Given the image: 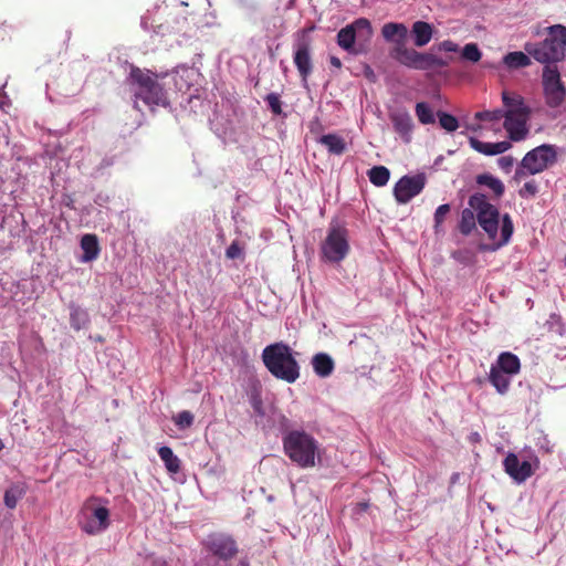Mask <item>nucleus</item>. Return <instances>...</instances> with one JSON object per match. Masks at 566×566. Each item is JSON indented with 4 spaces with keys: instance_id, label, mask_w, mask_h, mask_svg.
<instances>
[{
    "instance_id": "obj_30",
    "label": "nucleus",
    "mask_w": 566,
    "mask_h": 566,
    "mask_svg": "<svg viewBox=\"0 0 566 566\" xmlns=\"http://www.w3.org/2000/svg\"><path fill=\"white\" fill-rule=\"evenodd\" d=\"M369 181L376 187H384L388 184L390 171L385 166H374L367 172Z\"/></svg>"
},
{
    "instance_id": "obj_44",
    "label": "nucleus",
    "mask_w": 566,
    "mask_h": 566,
    "mask_svg": "<svg viewBox=\"0 0 566 566\" xmlns=\"http://www.w3.org/2000/svg\"><path fill=\"white\" fill-rule=\"evenodd\" d=\"M514 158L512 156H502L501 158H499L497 160V165L499 167L504 171V172H510L514 166Z\"/></svg>"
},
{
    "instance_id": "obj_2",
    "label": "nucleus",
    "mask_w": 566,
    "mask_h": 566,
    "mask_svg": "<svg viewBox=\"0 0 566 566\" xmlns=\"http://www.w3.org/2000/svg\"><path fill=\"white\" fill-rule=\"evenodd\" d=\"M468 205L474 209L479 226L492 241L490 251H496L510 242L514 226L509 213L501 217L497 207L492 205L485 195L479 192L470 196Z\"/></svg>"
},
{
    "instance_id": "obj_5",
    "label": "nucleus",
    "mask_w": 566,
    "mask_h": 566,
    "mask_svg": "<svg viewBox=\"0 0 566 566\" xmlns=\"http://www.w3.org/2000/svg\"><path fill=\"white\" fill-rule=\"evenodd\" d=\"M262 360L276 379L293 384L300 378V365L295 353L282 342L268 345L262 350Z\"/></svg>"
},
{
    "instance_id": "obj_46",
    "label": "nucleus",
    "mask_w": 566,
    "mask_h": 566,
    "mask_svg": "<svg viewBox=\"0 0 566 566\" xmlns=\"http://www.w3.org/2000/svg\"><path fill=\"white\" fill-rule=\"evenodd\" d=\"M329 63L335 69H340L342 67V61L337 56H331L329 57Z\"/></svg>"
},
{
    "instance_id": "obj_28",
    "label": "nucleus",
    "mask_w": 566,
    "mask_h": 566,
    "mask_svg": "<svg viewBox=\"0 0 566 566\" xmlns=\"http://www.w3.org/2000/svg\"><path fill=\"white\" fill-rule=\"evenodd\" d=\"M531 55L521 51L510 52L503 57V63L509 69H520L531 65Z\"/></svg>"
},
{
    "instance_id": "obj_6",
    "label": "nucleus",
    "mask_w": 566,
    "mask_h": 566,
    "mask_svg": "<svg viewBox=\"0 0 566 566\" xmlns=\"http://www.w3.org/2000/svg\"><path fill=\"white\" fill-rule=\"evenodd\" d=\"M502 103L505 107L503 127L507 133L509 142H522L530 134L528 120L531 118V108L525 103L522 95L502 92Z\"/></svg>"
},
{
    "instance_id": "obj_7",
    "label": "nucleus",
    "mask_w": 566,
    "mask_h": 566,
    "mask_svg": "<svg viewBox=\"0 0 566 566\" xmlns=\"http://www.w3.org/2000/svg\"><path fill=\"white\" fill-rule=\"evenodd\" d=\"M548 35L542 42H527L525 51L538 63L555 65L565 57L566 27L554 24L547 28Z\"/></svg>"
},
{
    "instance_id": "obj_4",
    "label": "nucleus",
    "mask_w": 566,
    "mask_h": 566,
    "mask_svg": "<svg viewBox=\"0 0 566 566\" xmlns=\"http://www.w3.org/2000/svg\"><path fill=\"white\" fill-rule=\"evenodd\" d=\"M127 83L134 94V107L140 111L139 102L149 108L166 106L168 104L163 86L156 76L147 70L132 66Z\"/></svg>"
},
{
    "instance_id": "obj_27",
    "label": "nucleus",
    "mask_w": 566,
    "mask_h": 566,
    "mask_svg": "<svg viewBox=\"0 0 566 566\" xmlns=\"http://www.w3.org/2000/svg\"><path fill=\"white\" fill-rule=\"evenodd\" d=\"M69 307L71 326L76 331L86 327L90 321L87 312L74 303H71Z\"/></svg>"
},
{
    "instance_id": "obj_8",
    "label": "nucleus",
    "mask_w": 566,
    "mask_h": 566,
    "mask_svg": "<svg viewBox=\"0 0 566 566\" xmlns=\"http://www.w3.org/2000/svg\"><path fill=\"white\" fill-rule=\"evenodd\" d=\"M557 147L552 144L539 145L527 151L515 169L513 179L517 182L528 175L543 172L557 161Z\"/></svg>"
},
{
    "instance_id": "obj_24",
    "label": "nucleus",
    "mask_w": 566,
    "mask_h": 566,
    "mask_svg": "<svg viewBox=\"0 0 566 566\" xmlns=\"http://www.w3.org/2000/svg\"><path fill=\"white\" fill-rule=\"evenodd\" d=\"M317 143L325 146L328 153L333 155H342L346 150V142L345 139L337 134H326L322 135Z\"/></svg>"
},
{
    "instance_id": "obj_43",
    "label": "nucleus",
    "mask_w": 566,
    "mask_h": 566,
    "mask_svg": "<svg viewBox=\"0 0 566 566\" xmlns=\"http://www.w3.org/2000/svg\"><path fill=\"white\" fill-rule=\"evenodd\" d=\"M250 405L256 415L264 416L263 401L259 391L251 392Z\"/></svg>"
},
{
    "instance_id": "obj_47",
    "label": "nucleus",
    "mask_w": 566,
    "mask_h": 566,
    "mask_svg": "<svg viewBox=\"0 0 566 566\" xmlns=\"http://www.w3.org/2000/svg\"><path fill=\"white\" fill-rule=\"evenodd\" d=\"M538 447H539L541 449H544L546 452H549V451H551L549 442H548V440L546 439V437H543V442H539V443H538Z\"/></svg>"
},
{
    "instance_id": "obj_36",
    "label": "nucleus",
    "mask_w": 566,
    "mask_h": 566,
    "mask_svg": "<svg viewBox=\"0 0 566 566\" xmlns=\"http://www.w3.org/2000/svg\"><path fill=\"white\" fill-rule=\"evenodd\" d=\"M548 329L563 336L566 333L565 324L562 316L556 313H552L547 319Z\"/></svg>"
},
{
    "instance_id": "obj_34",
    "label": "nucleus",
    "mask_w": 566,
    "mask_h": 566,
    "mask_svg": "<svg viewBox=\"0 0 566 566\" xmlns=\"http://www.w3.org/2000/svg\"><path fill=\"white\" fill-rule=\"evenodd\" d=\"M23 495H24L23 488H21L19 485H13V486L9 488L4 492V497H3L6 506L9 509H14L17 506L19 500L22 499Z\"/></svg>"
},
{
    "instance_id": "obj_31",
    "label": "nucleus",
    "mask_w": 566,
    "mask_h": 566,
    "mask_svg": "<svg viewBox=\"0 0 566 566\" xmlns=\"http://www.w3.org/2000/svg\"><path fill=\"white\" fill-rule=\"evenodd\" d=\"M415 113L418 120L423 125L433 124L436 122L433 108L427 102H418L415 106Z\"/></svg>"
},
{
    "instance_id": "obj_39",
    "label": "nucleus",
    "mask_w": 566,
    "mask_h": 566,
    "mask_svg": "<svg viewBox=\"0 0 566 566\" xmlns=\"http://www.w3.org/2000/svg\"><path fill=\"white\" fill-rule=\"evenodd\" d=\"M450 205L449 203H443V205H440L436 211H434V216H433V220H434V230L438 231L439 227L443 223L447 214L450 212Z\"/></svg>"
},
{
    "instance_id": "obj_17",
    "label": "nucleus",
    "mask_w": 566,
    "mask_h": 566,
    "mask_svg": "<svg viewBox=\"0 0 566 566\" xmlns=\"http://www.w3.org/2000/svg\"><path fill=\"white\" fill-rule=\"evenodd\" d=\"M469 144L475 151L485 156L501 155L511 149L512 144L509 140H502L497 143L482 142L475 137H469Z\"/></svg>"
},
{
    "instance_id": "obj_40",
    "label": "nucleus",
    "mask_w": 566,
    "mask_h": 566,
    "mask_svg": "<svg viewBox=\"0 0 566 566\" xmlns=\"http://www.w3.org/2000/svg\"><path fill=\"white\" fill-rule=\"evenodd\" d=\"M226 256L230 260L241 259L244 256L243 245L234 240L226 250Z\"/></svg>"
},
{
    "instance_id": "obj_32",
    "label": "nucleus",
    "mask_w": 566,
    "mask_h": 566,
    "mask_svg": "<svg viewBox=\"0 0 566 566\" xmlns=\"http://www.w3.org/2000/svg\"><path fill=\"white\" fill-rule=\"evenodd\" d=\"M164 6L163 4H155L153 7V9H149L147 10V12L140 19V27L145 30V31H150V30H155V28L158 25H160L161 23H159L160 21L155 19V13L157 11H159Z\"/></svg>"
},
{
    "instance_id": "obj_20",
    "label": "nucleus",
    "mask_w": 566,
    "mask_h": 566,
    "mask_svg": "<svg viewBox=\"0 0 566 566\" xmlns=\"http://www.w3.org/2000/svg\"><path fill=\"white\" fill-rule=\"evenodd\" d=\"M312 367L316 376L321 378L329 377L335 368L333 358L326 353H317L312 357Z\"/></svg>"
},
{
    "instance_id": "obj_14",
    "label": "nucleus",
    "mask_w": 566,
    "mask_h": 566,
    "mask_svg": "<svg viewBox=\"0 0 566 566\" xmlns=\"http://www.w3.org/2000/svg\"><path fill=\"white\" fill-rule=\"evenodd\" d=\"M426 184L424 174L406 175L395 184L394 197L399 205H406L424 189Z\"/></svg>"
},
{
    "instance_id": "obj_19",
    "label": "nucleus",
    "mask_w": 566,
    "mask_h": 566,
    "mask_svg": "<svg viewBox=\"0 0 566 566\" xmlns=\"http://www.w3.org/2000/svg\"><path fill=\"white\" fill-rule=\"evenodd\" d=\"M433 25L424 21H416L411 27V36L418 48L426 46L433 36Z\"/></svg>"
},
{
    "instance_id": "obj_33",
    "label": "nucleus",
    "mask_w": 566,
    "mask_h": 566,
    "mask_svg": "<svg viewBox=\"0 0 566 566\" xmlns=\"http://www.w3.org/2000/svg\"><path fill=\"white\" fill-rule=\"evenodd\" d=\"M505 116V107L504 108H496L493 111H482L476 112L474 114V119L479 122H492L497 123L501 119H504Z\"/></svg>"
},
{
    "instance_id": "obj_50",
    "label": "nucleus",
    "mask_w": 566,
    "mask_h": 566,
    "mask_svg": "<svg viewBox=\"0 0 566 566\" xmlns=\"http://www.w3.org/2000/svg\"><path fill=\"white\" fill-rule=\"evenodd\" d=\"M4 449V443L3 441L0 439V451Z\"/></svg>"
},
{
    "instance_id": "obj_9",
    "label": "nucleus",
    "mask_w": 566,
    "mask_h": 566,
    "mask_svg": "<svg viewBox=\"0 0 566 566\" xmlns=\"http://www.w3.org/2000/svg\"><path fill=\"white\" fill-rule=\"evenodd\" d=\"M103 499L92 496L87 499L77 513V524L87 535H98L105 532L109 524V510L101 505Z\"/></svg>"
},
{
    "instance_id": "obj_11",
    "label": "nucleus",
    "mask_w": 566,
    "mask_h": 566,
    "mask_svg": "<svg viewBox=\"0 0 566 566\" xmlns=\"http://www.w3.org/2000/svg\"><path fill=\"white\" fill-rule=\"evenodd\" d=\"M538 464V458L532 449H525L518 454L509 452L503 460L505 473L517 484L531 478Z\"/></svg>"
},
{
    "instance_id": "obj_37",
    "label": "nucleus",
    "mask_w": 566,
    "mask_h": 566,
    "mask_svg": "<svg viewBox=\"0 0 566 566\" xmlns=\"http://www.w3.org/2000/svg\"><path fill=\"white\" fill-rule=\"evenodd\" d=\"M461 55L464 60L475 63L481 60L482 53L475 43H468L462 49Z\"/></svg>"
},
{
    "instance_id": "obj_41",
    "label": "nucleus",
    "mask_w": 566,
    "mask_h": 566,
    "mask_svg": "<svg viewBox=\"0 0 566 566\" xmlns=\"http://www.w3.org/2000/svg\"><path fill=\"white\" fill-rule=\"evenodd\" d=\"M538 192V186L535 180H530L518 190L520 197L524 199L533 198Z\"/></svg>"
},
{
    "instance_id": "obj_23",
    "label": "nucleus",
    "mask_w": 566,
    "mask_h": 566,
    "mask_svg": "<svg viewBox=\"0 0 566 566\" xmlns=\"http://www.w3.org/2000/svg\"><path fill=\"white\" fill-rule=\"evenodd\" d=\"M513 377L491 365L489 373V381L500 395L509 391Z\"/></svg>"
},
{
    "instance_id": "obj_10",
    "label": "nucleus",
    "mask_w": 566,
    "mask_h": 566,
    "mask_svg": "<svg viewBox=\"0 0 566 566\" xmlns=\"http://www.w3.org/2000/svg\"><path fill=\"white\" fill-rule=\"evenodd\" d=\"M349 252V234L347 228L337 220H333L327 234L321 244L322 260L329 263L342 262Z\"/></svg>"
},
{
    "instance_id": "obj_49",
    "label": "nucleus",
    "mask_w": 566,
    "mask_h": 566,
    "mask_svg": "<svg viewBox=\"0 0 566 566\" xmlns=\"http://www.w3.org/2000/svg\"><path fill=\"white\" fill-rule=\"evenodd\" d=\"M252 237H253V232H252V231H245V232H244V238H245V239H248V240H249V239H251Z\"/></svg>"
},
{
    "instance_id": "obj_13",
    "label": "nucleus",
    "mask_w": 566,
    "mask_h": 566,
    "mask_svg": "<svg viewBox=\"0 0 566 566\" xmlns=\"http://www.w3.org/2000/svg\"><path fill=\"white\" fill-rule=\"evenodd\" d=\"M542 84L547 106L559 107L566 97V88L556 65L544 66Z\"/></svg>"
},
{
    "instance_id": "obj_48",
    "label": "nucleus",
    "mask_w": 566,
    "mask_h": 566,
    "mask_svg": "<svg viewBox=\"0 0 566 566\" xmlns=\"http://www.w3.org/2000/svg\"><path fill=\"white\" fill-rule=\"evenodd\" d=\"M468 129H470L472 132H478V130L482 129V126L480 124H470V125H468Z\"/></svg>"
},
{
    "instance_id": "obj_25",
    "label": "nucleus",
    "mask_w": 566,
    "mask_h": 566,
    "mask_svg": "<svg viewBox=\"0 0 566 566\" xmlns=\"http://www.w3.org/2000/svg\"><path fill=\"white\" fill-rule=\"evenodd\" d=\"M158 455L160 460L164 462L166 470L170 474H176L181 469L180 459L174 453L172 449L166 446H163L158 449Z\"/></svg>"
},
{
    "instance_id": "obj_42",
    "label": "nucleus",
    "mask_w": 566,
    "mask_h": 566,
    "mask_svg": "<svg viewBox=\"0 0 566 566\" xmlns=\"http://www.w3.org/2000/svg\"><path fill=\"white\" fill-rule=\"evenodd\" d=\"M265 102L268 106L272 111L273 114L280 115L282 113V103L280 96L276 93H270L265 97Z\"/></svg>"
},
{
    "instance_id": "obj_3",
    "label": "nucleus",
    "mask_w": 566,
    "mask_h": 566,
    "mask_svg": "<svg viewBox=\"0 0 566 566\" xmlns=\"http://www.w3.org/2000/svg\"><path fill=\"white\" fill-rule=\"evenodd\" d=\"M287 418L281 422L284 454L302 469L313 468L319 459V442L304 429H289Z\"/></svg>"
},
{
    "instance_id": "obj_22",
    "label": "nucleus",
    "mask_w": 566,
    "mask_h": 566,
    "mask_svg": "<svg viewBox=\"0 0 566 566\" xmlns=\"http://www.w3.org/2000/svg\"><path fill=\"white\" fill-rule=\"evenodd\" d=\"M81 249L83 254L80 261L88 263L97 259L99 254L98 241L95 234H84L81 239Z\"/></svg>"
},
{
    "instance_id": "obj_15",
    "label": "nucleus",
    "mask_w": 566,
    "mask_h": 566,
    "mask_svg": "<svg viewBox=\"0 0 566 566\" xmlns=\"http://www.w3.org/2000/svg\"><path fill=\"white\" fill-rule=\"evenodd\" d=\"M389 119L402 142L409 144L415 129V123L410 113L406 108H396L389 113Z\"/></svg>"
},
{
    "instance_id": "obj_45",
    "label": "nucleus",
    "mask_w": 566,
    "mask_h": 566,
    "mask_svg": "<svg viewBox=\"0 0 566 566\" xmlns=\"http://www.w3.org/2000/svg\"><path fill=\"white\" fill-rule=\"evenodd\" d=\"M438 50L444 52H457L459 50V45L451 40H444L439 43Z\"/></svg>"
},
{
    "instance_id": "obj_18",
    "label": "nucleus",
    "mask_w": 566,
    "mask_h": 566,
    "mask_svg": "<svg viewBox=\"0 0 566 566\" xmlns=\"http://www.w3.org/2000/svg\"><path fill=\"white\" fill-rule=\"evenodd\" d=\"M210 551L222 559H229L237 553L234 541L224 535L212 536L209 539Z\"/></svg>"
},
{
    "instance_id": "obj_29",
    "label": "nucleus",
    "mask_w": 566,
    "mask_h": 566,
    "mask_svg": "<svg viewBox=\"0 0 566 566\" xmlns=\"http://www.w3.org/2000/svg\"><path fill=\"white\" fill-rule=\"evenodd\" d=\"M476 182L480 186L488 187L496 197H501L504 193L505 188L503 182L491 174L479 175L476 177Z\"/></svg>"
},
{
    "instance_id": "obj_38",
    "label": "nucleus",
    "mask_w": 566,
    "mask_h": 566,
    "mask_svg": "<svg viewBox=\"0 0 566 566\" xmlns=\"http://www.w3.org/2000/svg\"><path fill=\"white\" fill-rule=\"evenodd\" d=\"M175 424L184 430L192 426L193 415L190 411H181L174 418Z\"/></svg>"
},
{
    "instance_id": "obj_51",
    "label": "nucleus",
    "mask_w": 566,
    "mask_h": 566,
    "mask_svg": "<svg viewBox=\"0 0 566 566\" xmlns=\"http://www.w3.org/2000/svg\"><path fill=\"white\" fill-rule=\"evenodd\" d=\"M564 264H565V266H566V256L564 258Z\"/></svg>"
},
{
    "instance_id": "obj_35",
    "label": "nucleus",
    "mask_w": 566,
    "mask_h": 566,
    "mask_svg": "<svg viewBox=\"0 0 566 566\" xmlns=\"http://www.w3.org/2000/svg\"><path fill=\"white\" fill-rule=\"evenodd\" d=\"M437 117H438V119H439V124H440V126H441L444 130H447V132H449V133H452V132H454V130H457V129H458V127H459V120H458V118H457L455 116H453V115H451V114H449V113H446V112H441V111H439V112L437 113Z\"/></svg>"
},
{
    "instance_id": "obj_21",
    "label": "nucleus",
    "mask_w": 566,
    "mask_h": 566,
    "mask_svg": "<svg viewBox=\"0 0 566 566\" xmlns=\"http://www.w3.org/2000/svg\"><path fill=\"white\" fill-rule=\"evenodd\" d=\"M492 365L512 377L517 375L521 369L520 358L515 354H512L510 352L501 353L497 356L496 361Z\"/></svg>"
},
{
    "instance_id": "obj_16",
    "label": "nucleus",
    "mask_w": 566,
    "mask_h": 566,
    "mask_svg": "<svg viewBox=\"0 0 566 566\" xmlns=\"http://www.w3.org/2000/svg\"><path fill=\"white\" fill-rule=\"evenodd\" d=\"M293 62L302 77L304 85L307 84V78L313 70L310 44L305 41H300L294 46Z\"/></svg>"
},
{
    "instance_id": "obj_12",
    "label": "nucleus",
    "mask_w": 566,
    "mask_h": 566,
    "mask_svg": "<svg viewBox=\"0 0 566 566\" xmlns=\"http://www.w3.org/2000/svg\"><path fill=\"white\" fill-rule=\"evenodd\" d=\"M371 36L373 28L370 21L366 18H359L338 31L337 44L348 53H358L360 51L355 48L356 42L359 45L367 43Z\"/></svg>"
},
{
    "instance_id": "obj_26",
    "label": "nucleus",
    "mask_w": 566,
    "mask_h": 566,
    "mask_svg": "<svg viewBox=\"0 0 566 566\" xmlns=\"http://www.w3.org/2000/svg\"><path fill=\"white\" fill-rule=\"evenodd\" d=\"M476 213L470 206L461 211L460 221L458 224L459 231L463 235H470L476 229Z\"/></svg>"
},
{
    "instance_id": "obj_1",
    "label": "nucleus",
    "mask_w": 566,
    "mask_h": 566,
    "mask_svg": "<svg viewBox=\"0 0 566 566\" xmlns=\"http://www.w3.org/2000/svg\"><path fill=\"white\" fill-rule=\"evenodd\" d=\"M381 35L387 42L396 43V46L390 51V56L408 69L430 71L449 65V60L433 53L419 52L412 48H407L405 41L408 35V28L403 23H385L381 28Z\"/></svg>"
}]
</instances>
